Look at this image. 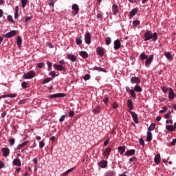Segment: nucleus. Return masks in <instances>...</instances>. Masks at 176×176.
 Segmentation results:
<instances>
[{"instance_id":"nucleus-5","label":"nucleus","mask_w":176,"mask_h":176,"mask_svg":"<svg viewBox=\"0 0 176 176\" xmlns=\"http://www.w3.org/2000/svg\"><path fill=\"white\" fill-rule=\"evenodd\" d=\"M72 16H75L78 13H79V6L78 4L75 3L72 6Z\"/></svg>"},{"instance_id":"nucleus-15","label":"nucleus","mask_w":176,"mask_h":176,"mask_svg":"<svg viewBox=\"0 0 176 176\" xmlns=\"http://www.w3.org/2000/svg\"><path fill=\"white\" fill-rule=\"evenodd\" d=\"M96 53L100 57H104V48L102 47H98L96 48Z\"/></svg>"},{"instance_id":"nucleus-6","label":"nucleus","mask_w":176,"mask_h":176,"mask_svg":"<svg viewBox=\"0 0 176 176\" xmlns=\"http://www.w3.org/2000/svg\"><path fill=\"white\" fill-rule=\"evenodd\" d=\"M130 82L131 85H140L141 83V79L140 77L133 76L131 78Z\"/></svg>"},{"instance_id":"nucleus-21","label":"nucleus","mask_w":176,"mask_h":176,"mask_svg":"<svg viewBox=\"0 0 176 176\" xmlns=\"http://www.w3.org/2000/svg\"><path fill=\"white\" fill-rule=\"evenodd\" d=\"M135 155V150L131 149L124 153V156H133Z\"/></svg>"},{"instance_id":"nucleus-62","label":"nucleus","mask_w":176,"mask_h":176,"mask_svg":"<svg viewBox=\"0 0 176 176\" xmlns=\"http://www.w3.org/2000/svg\"><path fill=\"white\" fill-rule=\"evenodd\" d=\"M162 91L163 93H167V91H168V88H167L166 87H163Z\"/></svg>"},{"instance_id":"nucleus-54","label":"nucleus","mask_w":176,"mask_h":176,"mask_svg":"<svg viewBox=\"0 0 176 176\" xmlns=\"http://www.w3.org/2000/svg\"><path fill=\"white\" fill-rule=\"evenodd\" d=\"M76 45H82V39H80L79 38H76Z\"/></svg>"},{"instance_id":"nucleus-45","label":"nucleus","mask_w":176,"mask_h":176,"mask_svg":"<svg viewBox=\"0 0 176 176\" xmlns=\"http://www.w3.org/2000/svg\"><path fill=\"white\" fill-rule=\"evenodd\" d=\"M165 119H171V111L168 112L166 114L164 115Z\"/></svg>"},{"instance_id":"nucleus-32","label":"nucleus","mask_w":176,"mask_h":176,"mask_svg":"<svg viewBox=\"0 0 176 176\" xmlns=\"http://www.w3.org/2000/svg\"><path fill=\"white\" fill-rule=\"evenodd\" d=\"M140 24H141V22L140 21V20H134L132 23V25L134 27V28H137V27H138Z\"/></svg>"},{"instance_id":"nucleus-38","label":"nucleus","mask_w":176,"mask_h":176,"mask_svg":"<svg viewBox=\"0 0 176 176\" xmlns=\"http://www.w3.org/2000/svg\"><path fill=\"white\" fill-rule=\"evenodd\" d=\"M28 82L24 81L23 82H21V88L22 89H28Z\"/></svg>"},{"instance_id":"nucleus-18","label":"nucleus","mask_w":176,"mask_h":176,"mask_svg":"<svg viewBox=\"0 0 176 176\" xmlns=\"http://www.w3.org/2000/svg\"><path fill=\"white\" fill-rule=\"evenodd\" d=\"M118 12H119V8L118 7V5L113 4L112 6V12L114 16H116L118 14Z\"/></svg>"},{"instance_id":"nucleus-29","label":"nucleus","mask_w":176,"mask_h":176,"mask_svg":"<svg viewBox=\"0 0 176 176\" xmlns=\"http://www.w3.org/2000/svg\"><path fill=\"white\" fill-rule=\"evenodd\" d=\"M148 55L145 54V52H142L140 54V58L142 60V61H145V60L148 58Z\"/></svg>"},{"instance_id":"nucleus-49","label":"nucleus","mask_w":176,"mask_h":176,"mask_svg":"<svg viewBox=\"0 0 176 176\" xmlns=\"http://www.w3.org/2000/svg\"><path fill=\"white\" fill-rule=\"evenodd\" d=\"M101 109V107H100V106L96 107L95 109H94V112H95L96 113H98L100 112Z\"/></svg>"},{"instance_id":"nucleus-43","label":"nucleus","mask_w":176,"mask_h":176,"mask_svg":"<svg viewBox=\"0 0 176 176\" xmlns=\"http://www.w3.org/2000/svg\"><path fill=\"white\" fill-rule=\"evenodd\" d=\"M112 107L113 109H118V108H119V103H118L117 102H113Z\"/></svg>"},{"instance_id":"nucleus-56","label":"nucleus","mask_w":176,"mask_h":176,"mask_svg":"<svg viewBox=\"0 0 176 176\" xmlns=\"http://www.w3.org/2000/svg\"><path fill=\"white\" fill-rule=\"evenodd\" d=\"M74 115H75V111L71 110L69 112V118H74Z\"/></svg>"},{"instance_id":"nucleus-9","label":"nucleus","mask_w":176,"mask_h":176,"mask_svg":"<svg viewBox=\"0 0 176 176\" xmlns=\"http://www.w3.org/2000/svg\"><path fill=\"white\" fill-rule=\"evenodd\" d=\"M154 56L153 54L150 55L145 61V67L148 68L152 64V61H153Z\"/></svg>"},{"instance_id":"nucleus-50","label":"nucleus","mask_w":176,"mask_h":176,"mask_svg":"<svg viewBox=\"0 0 176 176\" xmlns=\"http://www.w3.org/2000/svg\"><path fill=\"white\" fill-rule=\"evenodd\" d=\"M39 148L41 149H42L43 148H45V142H43V140H41L40 142H39Z\"/></svg>"},{"instance_id":"nucleus-60","label":"nucleus","mask_w":176,"mask_h":176,"mask_svg":"<svg viewBox=\"0 0 176 176\" xmlns=\"http://www.w3.org/2000/svg\"><path fill=\"white\" fill-rule=\"evenodd\" d=\"M108 101H109V98H108V97H105L103 99V102L107 105V104H108Z\"/></svg>"},{"instance_id":"nucleus-27","label":"nucleus","mask_w":176,"mask_h":176,"mask_svg":"<svg viewBox=\"0 0 176 176\" xmlns=\"http://www.w3.org/2000/svg\"><path fill=\"white\" fill-rule=\"evenodd\" d=\"M118 152H119L120 155H123V153H124V152H126V146H118Z\"/></svg>"},{"instance_id":"nucleus-7","label":"nucleus","mask_w":176,"mask_h":176,"mask_svg":"<svg viewBox=\"0 0 176 176\" xmlns=\"http://www.w3.org/2000/svg\"><path fill=\"white\" fill-rule=\"evenodd\" d=\"M111 152H112V148H111V147H108L104 149L103 156L106 160L109 159Z\"/></svg>"},{"instance_id":"nucleus-10","label":"nucleus","mask_w":176,"mask_h":176,"mask_svg":"<svg viewBox=\"0 0 176 176\" xmlns=\"http://www.w3.org/2000/svg\"><path fill=\"white\" fill-rule=\"evenodd\" d=\"M85 43H87V45H90V43H91V35L90 34V32H87L85 34Z\"/></svg>"},{"instance_id":"nucleus-39","label":"nucleus","mask_w":176,"mask_h":176,"mask_svg":"<svg viewBox=\"0 0 176 176\" xmlns=\"http://www.w3.org/2000/svg\"><path fill=\"white\" fill-rule=\"evenodd\" d=\"M14 142H16V139H14V138L9 140V144L10 146H13V145H14Z\"/></svg>"},{"instance_id":"nucleus-57","label":"nucleus","mask_w":176,"mask_h":176,"mask_svg":"<svg viewBox=\"0 0 176 176\" xmlns=\"http://www.w3.org/2000/svg\"><path fill=\"white\" fill-rule=\"evenodd\" d=\"M139 142H140V144L142 145V146H145V142L144 141V139L140 138L139 140Z\"/></svg>"},{"instance_id":"nucleus-48","label":"nucleus","mask_w":176,"mask_h":176,"mask_svg":"<svg viewBox=\"0 0 176 176\" xmlns=\"http://www.w3.org/2000/svg\"><path fill=\"white\" fill-rule=\"evenodd\" d=\"M7 19L10 23H14V20H13V16H12V15H8Z\"/></svg>"},{"instance_id":"nucleus-61","label":"nucleus","mask_w":176,"mask_h":176,"mask_svg":"<svg viewBox=\"0 0 176 176\" xmlns=\"http://www.w3.org/2000/svg\"><path fill=\"white\" fill-rule=\"evenodd\" d=\"M49 5L50 6H52V8H54V1L50 0Z\"/></svg>"},{"instance_id":"nucleus-22","label":"nucleus","mask_w":176,"mask_h":176,"mask_svg":"<svg viewBox=\"0 0 176 176\" xmlns=\"http://www.w3.org/2000/svg\"><path fill=\"white\" fill-rule=\"evenodd\" d=\"M67 58L68 60H70V61H72V63H75V61H76V56L74 54H67Z\"/></svg>"},{"instance_id":"nucleus-24","label":"nucleus","mask_w":176,"mask_h":176,"mask_svg":"<svg viewBox=\"0 0 176 176\" xmlns=\"http://www.w3.org/2000/svg\"><path fill=\"white\" fill-rule=\"evenodd\" d=\"M22 43H23V38H21V36H18L16 38V45L18 47H21Z\"/></svg>"},{"instance_id":"nucleus-59","label":"nucleus","mask_w":176,"mask_h":176,"mask_svg":"<svg viewBox=\"0 0 176 176\" xmlns=\"http://www.w3.org/2000/svg\"><path fill=\"white\" fill-rule=\"evenodd\" d=\"M31 19H32V16H26L24 23L25 24H27V22L30 21V20H31Z\"/></svg>"},{"instance_id":"nucleus-25","label":"nucleus","mask_w":176,"mask_h":176,"mask_svg":"<svg viewBox=\"0 0 176 176\" xmlns=\"http://www.w3.org/2000/svg\"><path fill=\"white\" fill-rule=\"evenodd\" d=\"M164 56L169 61H173V55L170 52H164Z\"/></svg>"},{"instance_id":"nucleus-8","label":"nucleus","mask_w":176,"mask_h":176,"mask_svg":"<svg viewBox=\"0 0 176 176\" xmlns=\"http://www.w3.org/2000/svg\"><path fill=\"white\" fill-rule=\"evenodd\" d=\"M2 155L3 157H8V156L10 154V149L8 147L1 148Z\"/></svg>"},{"instance_id":"nucleus-17","label":"nucleus","mask_w":176,"mask_h":176,"mask_svg":"<svg viewBox=\"0 0 176 176\" xmlns=\"http://www.w3.org/2000/svg\"><path fill=\"white\" fill-rule=\"evenodd\" d=\"M168 98L169 100H174V98H175V94H174L173 88H169L168 89Z\"/></svg>"},{"instance_id":"nucleus-37","label":"nucleus","mask_w":176,"mask_h":176,"mask_svg":"<svg viewBox=\"0 0 176 176\" xmlns=\"http://www.w3.org/2000/svg\"><path fill=\"white\" fill-rule=\"evenodd\" d=\"M146 140L148 142H150V141L152 140V132L151 131L147 132Z\"/></svg>"},{"instance_id":"nucleus-11","label":"nucleus","mask_w":176,"mask_h":176,"mask_svg":"<svg viewBox=\"0 0 176 176\" xmlns=\"http://www.w3.org/2000/svg\"><path fill=\"white\" fill-rule=\"evenodd\" d=\"M114 50H118L119 49H120V47H122V43H120V40L119 39H116V41H114Z\"/></svg>"},{"instance_id":"nucleus-47","label":"nucleus","mask_w":176,"mask_h":176,"mask_svg":"<svg viewBox=\"0 0 176 176\" xmlns=\"http://www.w3.org/2000/svg\"><path fill=\"white\" fill-rule=\"evenodd\" d=\"M49 75H50V76H52V78H56V76H58V75L56 74V72H54V71H51V72H50Z\"/></svg>"},{"instance_id":"nucleus-51","label":"nucleus","mask_w":176,"mask_h":176,"mask_svg":"<svg viewBox=\"0 0 176 176\" xmlns=\"http://www.w3.org/2000/svg\"><path fill=\"white\" fill-rule=\"evenodd\" d=\"M7 97H9L10 98H14V97H17V94H7Z\"/></svg>"},{"instance_id":"nucleus-35","label":"nucleus","mask_w":176,"mask_h":176,"mask_svg":"<svg viewBox=\"0 0 176 176\" xmlns=\"http://www.w3.org/2000/svg\"><path fill=\"white\" fill-rule=\"evenodd\" d=\"M53 80V78H50V77H47L45 78L43 82H42V85H46V83H49V82L52 81Z\"/></svg>"},{"instance_id":"nucleus-58","label":"nucleus","mask_w":176,"mask_h":176,"mask_svg":"<svg viewBox=\"0 0 176 176\" xmlns=\"http://www.w3.org/2000/svg\"><path fill=\"white\" fill-rule=\"evenodd\" d=\"M84 80H90V74H86L83 77Z\"/></svg>"},{"instance_id":"nucleus-19","label":"nucleus","mask_w":176,"mask_h":176,"mask_svg":"<svg viewBox=\"0 0 176 176\" xmlns=\"http://www.w3.org/2000/svg\"><path fill=\"white\" fill-rule=\"evenodd\" d=\"M90 69H91V71H98L99 72L107 73V70H105V69H104L102 67H94Z\"/></svg>"},{"instance_id":"nucleus-55","label":"nucleus","mask_w":176,"mask_h":176,"mask_svg":"<svg viewBox=\"0 0 176 176\" xmlns=\"http://www.w3.org/2000/svg\"><path fill=\"white\" fill-rule=\"evenodd\" d=\"M65 120V115L61 116L59 119L60 123H63V122H64Z\"/></svg>"},{"instance_id":"nucleus-30","label":"nucleus","mask_w":176,"mask_h":176,"mask_svg":"<svg viewBox=\"0 0 176 176\" xmlns=\"http://www.w3.org/2000/svg\"><path fill=\"white\" fill-rule=\"evenodd\" d=\"M105 176H116V172L115 170H109L104 175Z\"/></svg>"},{"instance_id":"nucleus-1","label":"nucleus","mask_w":176,"mask_h":176,"mask_svg":"<svg viewBox=\"0 0 176 176\" xmlns=\"http://www.w3.org/2000/svg\"><path fill=\"white\" fill-rule=\"evenodd\" d=\"M144 42H147V41H151V39L153 41V42H155V41L157 40V33L154 32L153 34H152V32L151 30H146L144 34Z\"/></svg>"},{"instance_id":"nucleus-34","label":"nucleus","mask_w":176,"mask_h":176,"mask_svg":"<svg viewBox=\"0 0 176 176\" xmlns=\"http://www.w3.org/2000/svg\"><path fill=\"white\" fill-rule=\"evenodd\" d=\"M166 129L168 130V131H170L171 133H173V131H175L174 129V125H166Z\"/></svg>"},{"instance_id":"nucleus-16","label":"nucleus","mask_w":176,"mask_h":176,"mask_svg":"<svg viewBox=\"0 0 176 176\" xmlns=\"http://www.w3.org/2000/svg\"><path fill=\"white\" fill-rule=\"evenodd\" d=\"M67 96L64 93H57L50 96V98H60V97H65Z\"/></svg>"},{"instance_id":"nucleus-14","label":"nucleus","mask_w":176,"mask_h":176,"mask_svg":"<svg viewBox=\"0 0 176 176\" xmlns=\"http://www.w3.org/2000/svg\"><path fill=\"white\" fill-rule=\"evenodd\" d=\"M138 13V8L132 9L129 12V19H133V16H135Z\"/></svg>"},{"instance_id":"nucleus-2","label":"nucleus","mask_w":176,"mask_h":176,"mask_svg":"<svg viewBox=\"0 0 176 176\" xmlns=\"http://www.w3.org/2000/svg\"><path fill=\"white\" fill-rule=\"evenodd\" d=\"M65 65V60L64 59H62L58 61V64H54L53 67L56 69V71H65L67 69V67Z\"/></svg>"},{"instance_id":"nucleus-46","label":"nucleus","mask_w":176,"mask_h":176,"mask_svg":"<svg viewBox=\"0 0 176 176\" xmlns=\"http://www.w3.org/2000/svg\"><path fill=\"white\" fill-rule=\"evenodd\" d=\"M75 169V168H72L70 169H68L67 170H66L65 173H64V175L65 176H67V175H68L69 173H72V171H74V170Z\"/></svg>"},{"instance_id":"nucleus-63","label":"nucleus","mask_w":176,"mask_h":176,"mask_svg":"<svg viewBox=\"0 0 176 176\" xmlns=\"http://www.w3.org/2000/svg\"><path fill=\"white\" fill-rule=\"evenodd\" d=\"M47 65L50 70L52 69H51L52 67V62H47Z\"/></svg>"},{"instance_id":"nucleus-42","label":"nucleus","mask_w":176,"mask_h":176,"mask_svg":"<svg viewBox=\"0 0 176 176\" xmlns=\"http://www.w3.org/2000/svg\"><path fill=\"white\" fill-rule=\"evenodd\" d=\"M112 42V40L111 39V37H107L105 40V43L107 45H111V43Z\"/></svg>"},{"instance_id":"nucleus-3","label":"nucleus","mask_w":176,"mask_h":176,"mask_svg":"<svg viewBox=\"0 0 176 176\" xmlns=\"http://www.w3.org/2000/svg\"><path fill=\"white\" fill-rule=\"evenodd\" d=\"M36 76V73L35 71H29L26 73H24L23 75V79H33V78H35Z\"/></svg>"},{"instance_id":"nucleus-20","label":"nucleus","mask_w":176,"mask_h":176,"mask_svg":"<svg viewBox=\"0 0 176 176\" xmlns=\"http://www.w3.org/2000/svg\"><path fill=\"white\" fill-rule=\"evenodd\" d=\"M126 104H127V107L129 109V111H133V109H134V106L133 105V100L128 99Z\"/></svg>"},{"instance_id":"nucleus-31","label":"nucleus","mask_w":176,"mask_h":176,"mask_svg":"<svg viewBox=\"0 0 176 176\" xmlns=\"http://www.w3.org/2000/svg\"><path fill=\"white\" fill-rule=\"evenodd\" d=\"M27 144H28V141H25L23 142H22L21 144H19L16 147V149L20 150L21 149V148H23V146H25V145H27Z\"/></svg>"},{"instance_id":"nucleus-4","label":"nucleus","mask_w":176,"mask_h":176,"mask_svg":"<svg viewBox=\"0 0 176 176\" xmlns=\"http://www.w3.org/2000/svg\"><path fill=\"white\" fill-rule=\"evenodd\" d=\"M17 31L16 30H11L10 32L3 34V38H13V36H15L16 35Z\"/></svg>"},{"instance_id":"nucleus-33","label":"nucleus","mask_w":176,"mask_h":176,"mask_svg":"<svg viewBox=\"0 0 176 176\" xmlns=\"http://www.w3.org/2000/svg\"><path fill=\"white\" fill-rule=\"evenodd\" d=\"M134 90L137 92V93H141L142 91V87H141L140 86L136 85L134 87Z\"/></svg>"},{"instance_id":"nucleus-64","label":"nucleus","mask_w":176,"mask_h":176,"mask_svg":"<svg viewBox=\"0 0 176 176\" xmlns=\"http://www.w3.org/2000/svg\"><path fill=\"white\" fill-rule=\"evenodd\" d=\"M175 144H176V139H173V140H172L171 143H170V145H171L172 146H174V145H175Z\"/></svg>"},{"instance_id":"nucleus-52","label":"nucleus","mask_w":176,"mask_h":176,"mask_svg":"<svg viewBox=\"0 0 176 176\" xmlns=\"http://www.w3.org/2000/svg\"><path fill=\"white\" fill-rule=\"evenodd\" d=\"M21 5L22 8H25V5H27V2H28V0H21Z\"/></svg>"},{"instance_id":"nucleus-23","label":"nucleus","mask_w":176,"mask_h":176,"mask_svg":"<svg viewBox=\"0 0 176 176\" xmlns=\"http://www.w3.org/2000/svg\"><path fill=\"white\" fill-rule=\"evenodd\" d=\"M12 164H14V166L20 167L21 166V161H20V159L19 158H15L12 162Z\"/></svg>"},{"instance_id":"nucleus-36","label":"nucleus","mask_w":176,"mask_h":176,"mask_svg":"<svg viewBox=\"0 0 176 176\" xmlns=\"http://www.w3.org/2000/svg\"><path fill=\"white\" fill-rule=\"evenodd\" d=\"M130 94L134 100L137 99V94H135V91L134 89H131Z\"/></svg>"},{"instance_id":"nucleus-40","label":"nucleus","mask_w":176,"mask_h":176,"mask_svg":"<svg viewBox=\"0 0 176 176\" xmlns=\"http://www.w3.org/2000/svg\"><path fill=\"white\" fill-rule=\"evenodd\" d=\"M156 127V125L155 124H151L149 127L148 128V131H153L155 130V128Z\"/></svg>"},{"instance_id":"nucleus-41","label":"nucleus","mask_w":176,"mask_h":176,"mask_svg":"<svg viewBox=\"0 0 176 176\" xmlns=\"http://www.w3.org/2000/svg\"><path fill=\"white\" fill-rule=\"evenodd\" d=\"M129 162H131L133 164H135L137 163V157H132L129 159Z\"/></svg>"},{"instance_id":"nucleus-12","label":"nucleus","mask_w":176,"mask_h":176,"mask_svg":"<svg viewBox=\"0 0 176 176\" xmlns=\"http://www.w3.org/2000/svg\"><path fill=\"white\" fill-rule=\"evenodd\" d=\"M128 112L131 113L133 120L135 122V123H138V116L136 114V113L129 110H128Z\"/></svg>"},{"instance_id":"nucleus-13","label":"nucleus","mask_w":176,"mask_h":176,"mask_svg":"<svg viewBox=\"0 0 176 176\" xmlns=\"http://www.w3.org/2000/svg\"><path fill=\"white\" fill-rule=\"evenodd\" d=\"M98 165L101 168H105L108 166V161L103 160L100 161V162H98Z\"/></svg>"},{"instance_id":"nucleus-53","label":"nucleus","mask_w":176,"mask_h":176,"mask_svg":"<svg viewBox=\"0 0 176 176\" xmlns=\"http://www.w3.org/2000/svg\"><path fill=\"white\" fill-rule=\"evenodd\" d=\"M38 68L42 69L45 67V63H39L37 64Z\"/></svg>"},{"instance_id":"nucleus-44","label":"nucleus","mask_w":176,"mask_h":176,"mask_svg":"<svg viewBox=\"0 0 176 176\" xmlns=\"http://www.w3.org/2000/svg\"><path fill=\"white\" fill-rule=\"evenodd\" d=\"M166 111H168V108L167 107H163L162 109L159 111V113H164Z\"/></svg>"},{"instance_id":"nucleus-28","label":"nucleus","mask_w":176,"mask_h":176,"mask_svg":"<svg viewBox=\"0 0 176 176\" xmlns=\"http://www.w3.org/2000/svg\"><path fill=\"white\" fill-rule=\"evenodd\" d=\"M160 154H157L154 157L155 164H160Z\"/></svg>"},{"instance_id":"nucleus-26","label":"nucleus","mask_w":176,"mask_h":176,"mask_svg":"<svg viewBox=\"0 0 176 176\" xmlns=\"http://www.w3.org/2000/svg\"><path fill=\"white\" fill-rule=\"evenodd\" d=\"M79 56H80L82 58H87L89 57V54H87L85 51H81L79 52Z\"/></svg>"}]
</instances>
